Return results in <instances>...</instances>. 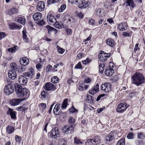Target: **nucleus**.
<instances>
[{"label": "nucleus", "mask_w": 145, "mask_h": 145, "mask_svg": "<svg viewBox=\"0 0 145 145\" xmlns=\"http://www.w3.org/2000/svg\"><path fill=\"white\" fill-rule=\"evenodd\" d=\"M54 25L56 28L58 29H61L64 27V25L61 22H58L56 21Z\"/></svg>", "instance_id": "nucleus-34"}, {"label": "nucleus", "mask_w": 145, "mask_h": 145, "mask_svg": "<svg viewBox=\"0 0 145 145\" xmlns=\"http://www.w3.org/2000/svg\"><path fill=\"white\" fill-rule=\"evenodd\" d=\"M4 90L7 95H10L14 91V88L11 84H9L5 86Z\"/></svg>", "instance_id": "nucleus-6"}, {"label": "nucleus", "mask_w": 145, "mask_h": 145, "mask_svg": "<svg viewBox=\"0 0 145 145\" xmlns=\"http://www.w3.org/2000/svg\"><path fill=\"white\" fill-rule=\"evenodd\" d=\"M59 0H48V4H51L59 1Z\"/></svg>", "instance_id": "nucleus-62"}, {"label": "nucleus", "mask_w": 145, "mask_h": 145, "mask_svg": "<svg viewBox=\"0 0 145 145\" xmlns=\"http://www.w3.org/2000/svg\"><path fill=\"white\" fill-rule=\"evenodd\" d=\"M132 84L138 86L145 82V78L143 74L139 72L135 73L131 77Z\"/></svg>", "instance_id": "nucleus-2"}, {"label": "nucleus", "mask_w": 145, "mask_h": 145, "mask_svg": "<svg viewBox=\"0 0 145 145\" xmlns=\"http://www.w3.org/2000/svg\"><path fill=\"white\" fill-rule=\"evenodd\" d=\"M127 138L129 139H132L133 138V135L132 133H129L127 136Z\"/></svg>", "instance_id": "nucleus-60"}, {"label": "nucleus", "mask_w": 145, "mask_h": 145, "mask_svg": "<svg viewBox=\"0 0 145 145\" xmlns=\"http://www.w3.org/2000/svg\"><path fill=\"white\" fill-rule=\"evenodd\" d=\"M83 0H81V4H78L79 5L80 7L82 8H85L88 6L89 4L88 2H84L82 1Z\"/></svg>", "instance_id": "nucleus-35"}, {"label": "nucleus", "mask_w": 145, "mask_h": 145, "mask_svg": "<svg viewBox=\"0 0 145 145\" xmlns=\"http://www.w3.org/2000/svg\"><path fill=\"white\" fill-rule=\"evenodd\" d=\"M66 5L64 4L62 5L61 6L60 8H59L58 11L59 12H63L66 8Z\"/></svg>", "instance_id": "nucleus-52"}, {"label": "nucleus", "mask_w": 145, "mask_h": 145, "mask_svg": "<svg viewBox=\"0 0 145 145\" xmlns=\"http://www.w3.org/2000/svg\"><path fill=\"white\" fill-rule=\"evenodd\" d=\"M114 72V71L113 69L110 67L106 68L105 71V74L108 76H112Z\"/></svg>", "instance_id": "nucleus-22"}, {"label": "nucleus", "mask_w": 145, "mask_h": 145, "mask_svg": "<svg viewBox=\"0 0 145 145\" xmlns=\"http://www.w3.org/2000/svg\"><path fill=\"white\" fill-rule=\"evenodd\" d=\"M18 47L17 46H15L13 47L9 48L7 49V51L11 53H14L16 51Z\"/></svg>", "instance_id": "nucleus-44"}, {"label": "nucleus", "mask_w": 145, "mask_h": 145, "mask_svg": "<svg viewBox=\"0 0 145 145\" xmlns=\"http://www.w3.org/2000/svg\"><path fill=\"white\" fill-rule=\"evenodd\" d=\"M96 13L97 16L100 17L103 16V10L101 9H97L96 10Z\"/></svg>", "instance_id": "nucleus-33"}, {"label": "nucleus", "mask_w": 145, "mask_h": 145, "mask_svg": "<svg viewBox=\"0 0 145 145\" xmlns=\"http://www.w3.org/2000/svg\"><path fill=\"white\" fill-rule=\"evenodd\" d=\"M132 32L131 30L128 31L126 32H124L123 33L122 35L123 36L126 37H129L131 36L132 35Z\"/></svg>", "instance_id": "nucleus-41"}, {"label": "nucleus", "mask_w": 145, "mask_h": 145, "mask_svg": "<svg viewBox=\"0 0 145 145\" xmlns=\"http://www.w3.org/2000/svg\"><path fill=\"white\" fill-rule=\"evenodd\" d=\"M47 20L49 24L51 25H54L57 21L55 17L50 14H48Z\"/></svg>", "instance_id": "nucleus-9"}, {"label": "nucleus", "mask_w": 145, "mask_h": 145, "mask_svg": "<svg viewBox=\"0 0 145 145\" xmlns=\"http://www.w3.org/2000/svg\"><path fill=\"white\" fill-rule=\"evenodd\" d=\"M52 65H48L46 67V72H48L52 69Z\"/></svg>", "instance_id": "nucleus-63"}, {"label": "nucleus", "mask_w": 145, "mask_h": 145, "mask_svg": "<svg viewBox=\"0 0 145 145\" xmlns=\"http://www.w3.org/2000/svg\"><path fill=\"white\" fill-rule=\"evenodd\" d=\"M125 140L124 138L120 139L117 143L116 145H125Z\"/></svg>", "instance_id": "nucleus-43"}, {"label": "nucleus", "mask_w": 145, "mask_h": 145, "mask_svg": "<svg viewBox=\"0 0 145 145\" xmlns=\"http://www.w3.org/2000/svg\"><path fill=\"white\" fill-rule=\"evenodd\" d=\"M25 100V99H14L10 101V103L12 106H16L19 105L22 101Z\"/></svg>", "instance_id": "nucleus-10"}, {"label": "nucleus", "mask_w": 145, "mask_h": 145, "mask_svg": "<svg viewBox=\"0 0 145 145\" xmlns=\"http://www.w3.org/2000/svg\"><path fill=\"white\" fill-rule=\"evenodd\" d=\"M68 122L70 125H72L75 122V119L72 117H70L69 119Z\"/></svg>", "instance_id": "nucleus-50"}, {"label": "nucleus", "mask_w": 145, "mask_h": 145, "mask_svg": "<svg viewBox=\"0 0 145 145\" xmlns=\"http://www.w3.org/2000/svg\"><path fill=\"white\" fill-rule=\"evenodd\" d=\"M47 29L48 33L50 34H55L57 32V31L55 28L50 26L49 25H47L45 26Z\"/></svg>", "instance_id": "nucleus-23"}, {"label": "nucleus", "mask_w": 145, "mask_h": 145, "mask_svg": "<svg viewBox=\"0 0 145 145\" xmlns=\"http://www.w3.org/2000/svg\"><path fill=\"white\" fill-rule=\"evenodd\" d=\"M61 107L60 104L57 103L56 105L53 110V112L54 114L59 115L62 112L60 109Z\"/></svg>", "instance_id": "nucleus-11"}, {"label": "nucleus", "mask_w": 145, "mask_h": 145, "mask_svg": "<svg viewBox=\"0 0 145 145\" xmlns=\"http://www.w3.org/2000/svg\"><path fill=\"white\" fill-rule=\"evenodd\" d=\"M33 18L35 21H38L42 18V15L39 12H37L35 13L33 15Z\"/></svg>", "instance_id": "nucleus-26"}, {"label": "nucleus", "mask_w": 145, "mask_h": 145, "mask_svg": "<svg viewBox=\"0 0 145 145\" xmlns=\"http://www.w3.org/2000/svg\"><path fill=\"white\" fill-rule=\"evenodd\" d=\"M68 100L66 99H65L62 104V105L61 106L62 109H65L67 106Z\"/></svg>", "instance_id": "nucleus-38"}, {"label": "nucleus", "mask_w": 145, "mask_h": 145, "mask_svg": "<svg viewBox=\"0 0 145 145\" xmlns=\"http://www.w3.org/2000/svg\"><path fill=\"white\" fill-rule=\"evenodd\" d=\"M82 65H81L80 62H79L75 66L74 68L76 69H80L82 68Z\"/></svg>", "instance_id": "nucleus-61"}, {"label": "nucleus", "mask_w": 145, "mask_h": 145, "mask_svg": "<svg viewBox=\"0 0 145 145\" xmlns=\"http://www.w3.org/2000/svg\"><path fill=\"white\" fill-rule=\"evenodd\" d=\"M86 144V145H95V144L93 142V139H89L87 140Z\"/></svg>", "instance_id": "nucleus-46"}, {"label": "nucleus", "mask_w": 145, "mask_h": 145, "mask_svg": "<svg viewBox=\"0 0 145 145\" xmlns=\"http://www.w3.org/2000/svg\"><path fill=\"white\" fill-rule=\"evenodd\" d=\"M69 111L70 113H76L78 112V110L73 105L69 109Z\"/></svg>", "instance_id": "nucleus-39"}, {"label": "nucleus", "mask_w": 145, "mask_h": 145, "mask_svg": "<svg viewBox=\"0 0 145 145\" xmlns=\"http://www.w3.org/2000/svg\"><path fill=\"white\" fill-rule=\"evenodd\" d=\"M14 21L23 25L25 24L26 23L25 18L24 17L21 16L15 18Z\"/></svg>", "instance_id": "nucleus-12"}, {"label": "nucleus", "mask_w": 145, "mask_h": 145, "mask_svg": "<svg viewBox=\"0 0 145 145\" xmlns=\"http://www.w3.org/2000/svg\"><path fill=\"white\" fill-rule=\"evenodd\" d=\"M8 26L12 30L20 29L22 27V25H18L14 22L9 23Z\"/></svg>", "instance_id": "nucleus-14"}, {"label": "nucleus", "mask_w": 145, "mask_h": 145, "mask_svg": "<svg viewBox=\"0 0 145 145\" xmlns=\"http://www.w3.org/2000/svg\"><path fill=\"white\" fill-rule=\"evenodd\" d=\"M74 129L73 126L65 125L62 127V130L65 134L68 135L73 133Z\"/></svg>", "instance_id": "nucleus-3"}, {"label": "nucleus", "mask_w": 145, "mask_h": 145, "mask_svg": "<svg viewBox=\"0 0 145 145\" xmlns=\"http://www.w3.org/2000/svg\"><path fill=\"white\" fill-rule=\"evenodd\" d=\"M91 61V60L88 58H87L86 60L82 61V62L84 65H86L90 63Z\"/></svg>", "instance_id": "nucleus-57"}, {"label": "nucleus", "mask_w": 145, "mask_h": 145, "mask_svg": "<svg viewBox=\"0 0 145 145\" xmlns=\"http://www.w3.org/2000/svg\"><path fill=\"white\" fill-rule=\"evenodd\" d=\"M115 138L114 133L111 132L108 134L105 138V141L106 143H109V142L112 141Z\"/></svg>", "instance_id": "nucleus-13"}, {"label": "nucleus", "mask_w": 145, "mask_h": 145, "mask_svg": "<svg viewBox=\"0 0 145 145\" xmlns=\"http://www.w3.org/2000/svg\"><path fill=\"white\" fill-rule=\"evenodd\" d=\"M10 69L12 71L16 72L18 70V68L16 64L15 63H11L10 65Z\"/></svg>", "instance_id": "nucleus-28"}, {"label": "nucleus", "mask_w": 145, "mask_h": 145, "mask_svg": "<svg viewBox=\"0 0 145 145\" xmlns=\"http://www.w3.org/2000/svg\"><path fill=\"white\" fill-rule=\"evenodd\" d=\"M99 85L98 83H97L95 86L89 91V93L92 95H94L99 92Z\"/></svg>", "instance_id": "nucleus-15"}, {"label": "nucleus", "mask_w": 145, "mask_h": 145, "mask_svg": "<svg viewBox=\"0 0 145 145\" xmlns=\"http://www.w3.org/2000/svg\"><path fill=\"white\" fill-rule=\"evenodd\" d=\"M93 141L95 144H97L101 142V140L99 137L95 136L93 139Z\"/></svg>", "instance_id": "nucleus-37"}, {"label": "nucleus", "mask_w": 145, "mask_h": 145, "mask_svg": "<svg viewBox=\"0 0 145 145\" xmlns=\"http://www.w3.org/2000/svg\"><path fill=\"white\" fill-rule=\"evenodd\" d=\"M7 113L10 115V117L12 119L14 120H16V112L15 111H13L12 109L9 108Z\"/></svg>", "instance_id": "nucleus-16"}, {"label": "nucleus", "mask_w": 145, "mask_h": 145, "mask_svg": "<svg viewBox=\"0 0 145 145\" xmlns=\"http://www.w3.org/2000/svg\"><path fill=\"white\" fill-rule=\"evenodd\" d=\"M126 6L130 7L132 8H134L135 6L133 0H127L125 2Z\"/></svg>", "instance_id": "nucleus-27"}, {"label": "nucleus", "mask_w": 145, "mask_h": 145, "mask_svg": "<svg viewBox=\"0 0 145 145\" xmlns=\"http://www.w3.org/2000/svg\"><path fill=\"white\" fill-rule=\"evenodd\" d=\"M68 2L71 3H75L76 4H81V0H68Z\"/></svg>", "instance_id": "nucleus-54"}, {"label": "nucleus", "mask_w": 145, "mask_h": 145, "mask_svg": "<svg viewBox=\"0 0 145 145\" xmlns=\"http://www.w3.org/2000/svg\"><path fill=\"white\" fill-rule=\"evenodd\" d=\"M77 16L80 18H82L84 17V14L82 12H79L77 14Z\"/></svg>", "instance_id": "nucleus-64"}, {"label": "nucleus", "mask_w": 145, "mask_h": 145, "mask_svg": "<svg viewBox=\"0 0 145 145\" xmlns=\"http://www.w3.org/2000/svg\"><path fill=\"white\" fill-rule=\"evenodd\" d=\"M31 73L30 74V72H27L24 73L23 74L24 76L27 77H30L31 78H32L33 75H34L35 72L33 69H31Z\"/></svg>", "instance_id": "nucleus-32"}, {"label": "nucleus", "mask_w": 145, "mask_h": 145, "mask_svg": "<svg viewBox=\"0 0 145 145\" xmlns=\"http://www.w3.org/2000/svg\"><path fill=\"white\" fill-rule=\"evenodd\" d=\"M127 23L123 22L118 25V28L119 30L123 31L127 29Z\"/></svg>", "instance_id": "nucleus-18"}, {"label": "nucleus", "mask_w": 145, "mask_h": 145, "mask_svg": "<svg viewBox=\"0 0 145 145\" xmlns=\"http://www.w3.org/2000/svg\"><path fill=\"white\" fill-rule=\"evenodd\" d=\"M106 42L107 45L111 47H113L115 45L114 40L110 38L107 39Z\"/></svg>", "instance_id": "nucleus-29"}, {"label": "nucleus", "mask_w": 145, "mask_h": 145, "mask_svg": "<svg viewBox=\"0 0 145 145\" xmlns=\"http://www.w3.org/2000/svg\"><path fill=\"white\" fill-rule=\"evenodd\" d=\"M50 136L54 138H56L59 136V134L58 128L57 127L53 128L50 132Z\"/></svg>", "instance_id": "nucleus-7"}, {"label": "nucleus", "mask_w": 145, "mask_h": 145, "mask_svg": "<svg viewBox=\"0 0 145 145\" xmlns=\"http://www.w3.org/2000/svg\"><path fill=\"white\" fill-rule=\"evenodd\" d=\"M46 107V104L41 103L40 104V109L42 110V112H43L45 110Z\"/></svg>", "instance_id": "nucleus-42"}, {"label": "nucleus", "mask_w": 145, "mask_h": 145, "mask_svg": "<svg viewBox=\"0 0 145 145\" xmlns=\"http://www.w3.org/2000/svg\"><path fill=\"white\" fill-rule=\"evenodd\" d=\"M56 48L57 49L58 52L61 54H62L65 51V49L61 48L59 46H57Z\"/></svg>", "instance_id": "nucleus-48"}, {"label": "nucleus", "mask_w": 145, "mask_h": 145, "mask_svg": "<svg viewBox=\"0 0 145 145\" xmlns=\"http://www.w3.org/2000/svg\"><path fill=\"white\" fill-rule=\"evenodd\" d=\"M9 77L12 80H14L17 77V74L16 72L9 70L8 74Z\"/></svg>", "instance_id": "nucleus-24"}, {"label": "nucleus", "mask_w": 145, "mask_h": 145, "mask_svg": "<svg viewBox=\"0 0 145 145\" xmlns=\"http://www.w3.org/2000/svg\"><path fill=\"white\" fill-rule=\"evenodd\" d=\"M89 86L85 85L84 83L80 82L79 86H78V89L79 90L82 91L86 90L88 89Z\"/></svg>", "instance_id": "nucleus-17"}, {"label": "nucleus", "mask_w": 145, "mask_h": 145, "mask_svg": "<svg viewBox=\"0 0 145 145\" xmlns=\"http://www.w3.org/2000/svg\"><path fill=\"white\" fill-rule=\"evenodd\" d=\"M92 97L90 95H88L86 97V101L88 103H91L93 102V100H92Z\"/></svg>", "instance_id": "nucleus-53"}, {"label": "nucleus", "mask_w": 145, "mask_h": 145, "mask_svg": "<svg viewBox=\"0 0 145 145\" xmlns=\"http://www.w3.org/2000/svg\"><path fill=\"white\" fill-rule=\"evenodd\" d=\"M45 4L42 1H40L38 3L37 6V9L40 11H42L45 8Z\"/></svg>", "instance_id": "nucleus-19"}, {"label": "nucleus", "mask_w": 145, "mask_h": 145, "mask_svg": "<svg viewBox=\"0 0 145 145\" xmlns=\"http://www.w3.org/2000/svg\"><path fill=\"white\" fill-rule=\"evenodd\" d=\"M20 63L24 66L27 65L29 63V60L28 58L25 57H23L20 58Z\"/></svg>", "instance_id": "nucleus-20"}, {"label": "nucleus", "mask_w": 145, "mask_h": 145, "mask_svg": "<svg viewBox=\"0 0 145 145\" xmlns=\"http://www.w3.org/2000/svg\"><path fill=\"white\" fill-rule=\"evenodd\" d=\"M101 52V54H100L99 55L98 58L99 59V60L102 62H103L104 61H106L107 59L106 58H105V57L104 56L103 53H104V52Z\"/></svg>", "instance_id": "nucleus-36"}, {"label": "nucleus", "mask_w": 145, "mask_h": 145, "mask_svg": "<svg viewBox=\"0 0 145 145\" xmlns=\"http://www.w3.org/2000/svg\"><path fill=\"white\" fill-rule=\"evenodd\" d=\"M45 23V22L44 21V20L42 19L39 21L37 23V24L40 25H42L44 24Z\"/></svg>", "instance_id": "nucleus-59"}, {"label": "nucleus", "mask_w": 145, "mask_h": 145, "mask_svg": "<svg viewBox=\"0 0 145 145\" xmlns=\"http://www.w3.org/2000/svg\"><path fill=\"white\" fill-rule=\"evenodd\" d=\"M111 84L108 82H105L101 86V90L105 93H107L111 90Z\"/></svg>", "instance_id": "nucleus-4"}, {"label": "nucleus", "mask_w": 145, "mask_h": 145, "mask_svg": "<svg viewBox=\"0 0 145 145\" xmlns=\"http://www.w3.org/2000/svg\"><path fill=\"white\" fill-rule=\"evenodd\" d=\"M7 132L9 134L12 133L14 131V128L10 125H8L6 128Z\"/></svg>", "instance_id": "nucleus-30"}, {"label": "nucleus", "mask_w": 145, "mask_h": 145, "mask_svg": "<svg viewBox=\"0 0 145 145\" xmlns=\"http://www.w3.org/2000/svg\"><path fill=\"white\" fill-rule=\"evenodd\" d=\"M26 32L25 30H23L22 31L23 33V38L24 42L26 43H28L29 41V39L27 37V35L26 34Z\"/></svg>", "instance_id": "nucleus-31"}, {"label": "nucleus", "mask_w": 145, "mask_h": 145, "mask_svg": "<svg viewBox=\"0 0 145 145\" xmlns=\"http://www.w3.org/2000/svg\"><path fill=\"white\" fill-rule=\"evenodd\" d=\"M129 106V105L126 103H120L117 107V111L119 112H123L127 109Z\"/></svg>", "instance_id": "nucleus-5"}, {"label": "nucleus", "mask_w": 145, "mask_h": 145, "mask_svg": "<svg viewBox=\"0 0 145 145\" xmlns=\"http://www.w3.org/2000/svg\"><path fill=\"white\" fill-rule=\"evenodd\" d=\"M41 98L42 99H44L46 98L48 96V94L45 91H43L41 93Z\"/></svg>", "instance_id": "nucleus-49"}, {"label": "nucleus", "mask_w": 145, "mask_h": 145, "mask_svg": "<svg viewBox=\"0 0 145 145\" xmlns=\"http://www.w3.org/2000/svg\"><path fill=\"white\" fill-rule=\"evenodd\" d=\"M67 142L64 139L61 138L59 141L58 145H66Z\"/></svg>", "instance_id": "nucleus-45"}, {"label": "nucleus", "mask_w": 145, "mask_h": 145, "mask_svg": "<svg viewBox=\"0 0 145 145\" xmlns=\"http://www.w3.org/2000/svg\"><path fill=\"white\" fill-rule=\"evenodd\" d=\"M15 138L16 141L18 143H20L22 140V138L21 137L17 135H16Z\"/></svg>", "instance_id": "nucleus-56"}, {"label": "nucleus", "mask_w": 145, "mask_h": 145, "mask_svg": "<svg viewBox=\"0 0 145 145\" xmlns=\"http://www.w3.org/2000/svg\"><path fill=\"white\" fill-rule=\"evenodd\" d=\"M84 57V54L82 53H80L77 55L76 58L77 59H78L83 57Z\"/></svg>", "instance_id": "nucleus-58"}, {"label": "nucleus", "mask_w": 145, "mask_h": 145, "mask_svg": "<svg viewBox=\"0 0 145 145\" xmlns=\"http://www.w3.org/2000/svg\"><path fill=\"white\" fill-rule=\"evenodd\" d=\"M18 81L19 83L22 85H25L27 82L26 78L24 76L21 75L18 78Z\"/></svg>", "instance_id": "nucleus-21"}, {"label": "nucleus", "mask_w": 145, "mask_h": 145, "mask_svg": "<svg viewBox=\"0 0 145 145\" xmlns=\"http://www.w3.org/2000/svg\"><path fill=\"white\" fill-rule=\"evenodd\" d=\"M18 12V9L14 8H12L7 11V14L10 16L14 14H17Z\"/></svg>", "instance_id": "nucleus-25"}, {"label": "nucleus", "mask_w": 145, "mask_h": 145, "mask_svg": "<svg viewBox=\"0 0 145 145\" xmlns=\"http://www.w3.org/2000/svg\"><path fill=\"white\" fill-rule=\"evenodd\" d=\"M44 89L47 91H54L56 89L53 84L49 82H47L44 84Z\"/></svg>", "instance_id": "nucleus-8"}, {"label": "nucleus", "mask_w": 145, "mask_h": 145, "mask_svg": "<svg viewBox=\"0 0 145 145\" xmlns=\"http://www.w3.org/2000/svg\"><path fill=\"white\" fill-rule=\"evenodd\" d=\"M105 64H100L99 65V71L101 73H102L104 70Z\"/></svg>", "instance_id": "nucleus-51"}, {"label": "nucleus", "mask_w": 145, "mask_h": 145, "mask_svg": "<svg viewBox=\"0 0 145 145\" xmlns=\"http://www.w3.org/2000/svg\"><path fill=\"white\" fill-rule=\"evenodd\" d=\"M82 140L80 139L79 138L77 137H75L74 138V142L76 144H82L83 143V142L82 141Z\"/></svg>", "instance_id": "nucleus-40"}, {"label": "nucleus", "mask_w": 145, "mask_h": 145, "mask_svg": "<svg viewBox=\"0 0 145 145\" xmlns=\"http://www.w3.org/2000/svg\"><path fill=\"white\" fill-rule=\"evenodd\" d=\"M145 137L144 134L142 132L138 133L137 134V138H138L143 139Z\"/></svg>", "instance_id": "nucleus-47"}, {"label": "nucleus", "mask_w": 145, "mask_h": 145, "mask_svg": "<svg viewBox=\"0 0 145 145\" xmlns=\"http://www.w3.org/2000/svg\"><path fill=\"white\" fill-rule=\"evenodd\" d=\"M58 78L57 77L54 76L52 77L51 79V81L54 83H56L58 81Z\"/></svg>", "instance_id": "nucleus-55"}, {"label": "nucleus", "mask_w": 145, "mask_h": 145, "mask_svg": "<svg viewBox=\"0 0 145 145\" xmlns=\"http://www.w3.org/2000/svg\"><path fill=\"white\" fill-rule=\"evenodd\" d=\"M15 91L17 96L22 99H25L26 100L29 97L30 93L29 90L25 88H23L20 85L17 83L14 84Z\"/></svg>", "instance_id": "nucleus-1"}]
</instances>
